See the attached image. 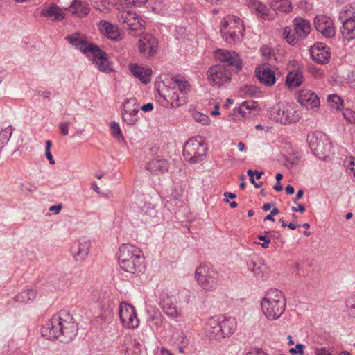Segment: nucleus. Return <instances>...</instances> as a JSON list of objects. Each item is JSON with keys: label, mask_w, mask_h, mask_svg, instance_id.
Masks as SVG:
<instances>
[{"label": "nucleus", "mask_w": 355, "mask_h": 355, "mask_svg": "<svg viewBox=\"0 0 355 355\" xmlns=\"http://www.w3.org/2000/svg\"><path fill=\"white\" fill-rule=\"evenodd\" d=\"M245 89L246 93L249 94L250 95H254L257 88L254 86H248L245 87Z\"/></svg>", "instance_id": "680f3d73"}, {"label": "nucleus", "mask_w": 355, "mask_h": 355, "mask_svg": "<svg viewBox=\"0 0 355 355\" xmlns=\"http://www.w3.org/2000/svg\"><path fill=\"white\" fill-rule=\"evenodd\" d=\"M122 118L123 121L129 125H135L138 121V116L132 115L131 113H128L123 110H122Z\"/></svg>", "instance_id": "79ce46f5"}, {"label": "nucleus", "mask_w": 355, "mask_h": 355, "mask_svg": "<svg viewBox=\"0 0 355 355\" xmlns=\"http://www.w3.org/2000/svg\"><path fill=\"white\" fill-rule=\"evenodd\" d=\"M13 128L11 125L8 126L0 132V145L1 147L10 140Z\"/></svg>", "instance_id": "58836bf2"}, {"label": "nucleus", "mask_w": 355, "mask_h": 355, "mask_svg": "<svg viewBox=\"0 0 355 355\" xmlns=\"http://www.w3.org/2000/svg\"><path fill=\"white\" fill-rule=\"evenodd\" d=\"M286 306L283 293L277 289H270L261 302V311L269 320H278L284 313Z\"/></svg>", "instance_id": "20e7f679"}, {"label": "nucleus", "mask_w": 355, "mask_h": 355, "mask_svg": "<svg viewBox=\"0 0 355 355\" xmlns=\"http://www.w3.org/2000/svg\"><path fill=\"white\" fill-rule=\"evenodd\" d=\"M246 355H268L264 351L261 349H254L248 352Z\"/></svg>", "instance_id": "6e6d98bb"}, {"label": "nucleus", "mask_w": 355, "mask_h": 355, "mask_svg": "<svg viewBox=\"0 0 355 355\" xmlns=\"http://www.w3.org/2000/svg\"><path fill=\"white\" fill-rule=\"evenodd\" d=\"M219 324L223 332V338L232 335L236 328V321L234 318H225L220 316L218 318Z\"/></svg>", "instance_id": "cd10ccee"}, {"label": "nucleus", "mask_w": 355, "mask_h": 355, "mask_svg": "<svg viewBox=\"0 0 355 355\" xmlns=\"http://www.w3.org/2000/svg\"><path fill=\"white\" fill-rule=\"evenodd\" d=\"M343 117L347 123L351 124H355V112L351 109H346L343 112Z\"/></svg>", "instance_id": "c03bdc74"}, {"label": "nucleus", "mask_w": 355, "mask_h": 355, "mask_svg": "<svg viewBox=\"0 0 355 355\" xmlns=\"http://www.w3.org/2000/svg\"><path fill=\"white\" fill-rule=\"evenodd\" d=\"M315 355H331L324 348L316 349Z\"/></svg>", "instance_id": "0e129e2a"}, {"label": "nucleus", "mask_w": 355, "mask_h": 355, "mask_svg": "<svg viewBox=\"0 0 355 355\" xmlns=\"http://www.w3.org/2000/svg\"><path fill=\"white\" fill-rule=\"evenodd\" d=\"M168 167L167 160L156 157L147 163L146 168L151 173L158 175L168 171Z\"/></svg>", "instance_id": "bb28decb"}, {"label": "nucleus", "mask_w": 355, "mask_h": 355, "mask_svg": "<svg viewBox=\"0 0 355 355\" xmlns=\"http://www.w3.org/2000/svg\"><path fill=\"white\" fill-rule=\"evenodd\" d=\"M248 6L250 9L263 19L268 18V8L261 2L257 0H248Z\"/></svg>", "instance_id": "2f4dec72"}, {"label": "nucleus", "mask_w": 355, "mask_h": 355, "mask_svg": "<svg viewBox=\"0 0 355 355\" xmlns=\"http://www.w3.org/2000/svg\"><path fill=\"white\" fill-rule=\"evenodd\" d=\"M291 210L293 211L303 213L305 211V207L302 204H297V207H292Z\"/></svg>", "instance_id": "052dcab7"}, {"label": "nucleus", "mask_w": 355, "mask_h": 355, "mask_svg": "<svg viewBox=\"0 0 355 355\" xmlns=\"http://www.w3.org/2000/svg\"><path fill=\"white\" fill-rule=\"evenodd\" d=\"M345 164L349 174H353L355 177V159L349 157L345 161Z\"/></svg>", "instance_id": "a18cd8bd"}, {"label": "nucleus", "mask_w": 355, "mask_h": 355, "mask_svg": "<svg viewBox=\"0 0 355 355\" xmlns=\"http://www.w3.org/2000/svg\"><path fill=\"white\" fill-rule=\"evenodd\" d=\"M173 85L171 88L177 91L178 93H183L186 96L187 92L189 90L190 86L187 81L183 78H175L173 80Z\"/></svg>", "instance_id": "4c0bfd02"}, {"label": "nucleus", "mask_w": 355, "mask_h": 355, "mask_svg": "<svg viewBox=\"0 0 355 355\" xmlns=\"http://www.w3.org/2000/svg\"><path fill=\"white\" fill-rule=\"evenodd\" d=\"M207 147L201 138L192 137L183 147V156L191 164H196L206 157Z\"/></svg>", "instance_id": "6e6552de"}, {"label": "nucleus", "mask_w": 355, "mask_h": 355, "mask_svg": "<svg viewBox=\"0 0 355 355\" xmlns=\"http://www.w3.org/2000/svg\"><path fill=\"white\" fill-rule=\"evenodd\" d=\"M117 18L123 28L132 36L137 37L144 33V21L135 12L126 10L119 11Z\"/></svg>", "instance_id": "1a4fd4ad"}, {"label": "nucleus", "mask_w": 355, "mask_h": 355, "mask_svg": "<svg viewBox=\"0 0 355 355\" xmlns=\"http://www.w3.org/2000/svg\"><path fill=\"white\" fill-rule=\"evenodd\" d=\"M328 102L331 107H332V108L335 110H339L343 104V101L341 98L336 94L329 96L328 98Z\"/></svg>", "instance_id": "a19ab883"}, {"label": "nucleus", "mask_w": 355, "mask_h": 355, "mask_svg": "<svg viewBox=\"0 0 355 355\" xmlns=\"http://www.w3.org/2000/svg\"><path fill=\"white\" fill-rule=\"evenodd\" d=\"M144 208L146 209L145 211L147 212V211L148 210V209H150V213L149 214L153 216H156V213L157 211L155 210V207L153 205H152L150 203L148 204V205H146Z\"/></svg>", "instance_id": "4d7b16f0"}, {"label": "nucleus", "mask_w": 355, "mask_h": 355, "mask_svg": "<svg viewBox=\"0 0 355 355\" xmlns=\"http://www.w3.org/2000/svg\"><path fill=\"white\" fill-rule=\"evenodd\" d=\"M129 69L131 73L143 83L146 84L150 80L152 70L149 68H145L139 66L137 64L130 63Z\"/></svg>", "instance_id": "a878e982"}, {"label": "nucleus", "mask_w": 355, "mask_h": 355, "mask_svg": "<svg viewBox=\"0 0 355 355\" xmlns=\"http://www.w3.org/2000/svg\"><path fill=\"white\" fill-rule=\"evenodd\" d=\"M304 348V345H302V344H297L295 347V348H291L290 349L289 352L291 354H302L303 352V349Z\"/></svg>", "instance_id": "603ef678"}, {"label": "nucleus", "mask_w": 355, "mask_h": 355, "mask_svg": "<svg viewBox=\"0 0 355 355\" xmlns=\"http://www.w3.org/2000/svg\"><path fill=\"white\" fill-rule=\"evenodd\" d=\"M141 109L143 112H150V111L153 110V105L151 103H148L147 104H144V105H142Z\"/></svg>", "instance_id": "bf43d9fd"}, {"label": "nucleus", "mask_w": 355, "mask_h": 355, "mask_svg": "<svg viewBox=\"0 0 355 355\" xmlns=\"http://www.w3.org/2000/svg\"><path fill=\"white\" fill-rule=\"evenodd\" d=\"M258 239L260 241H263V243H261V246L263 248H268L270 242V239L263 235H259Z\"/></svg>", "instance_id": "864d4df0"}, {"label": "nucleus", "mask_w": 355, "mask_h": 355, "mask_svg": "<svg viewBox=\"0 0 355 355\" xmlns=\"http://www.w3.org/2000/svg\"><path fill=\"white\" fill-rule=\"evenodd\" d=\"M286 84L289 87H297L302 83V74L298 71H293L288 73L286 80Z\"/></svg>", "instance_id": "473e14b6"}, {"label": "nucleus", "mask_w": 355, "mask_h": 355, "mask_svg": "<svg viewBox=\"0 0 355 355\" xmlns=\"http://www.w3.org/2000/svg\"><path fill=\"white\" fill-rule=\"evenodd\" d=\"M69 125L70 123L69 122L60 123L59 130L62 135H67L69 134Z\"/></svg>", "instance_id": "8fccbe9b"}, {"label": "nucleus", "mask_w": 355, "mask_h": 355, "mask_svg": "<svg viewBox=\"0 0 355 355\" xmlns=\"http://www.w3.org/2000/svg\"><path fill=\"white\" fill-rule=\"evenodd\" d=\"M159 305L163 311L170 317H178L180 312L175 303V297L167 293L162 292L159 295Z\"/></svg>", "instance_id": "a211bd4d"}, {"label": "nucleus", "mask_w": 355, "mask_h": 355, "mask_svg": "<svg viewBox=\"0 0 355 355\" xmlns=\"http://www.w3.org/2000/svg\"><path fill=\"white\" fill-rule=\"evenodd\" d=\"M269 4L274 10L282 12H289L291 10V3L288 0H269Z\"/></svg>", "instance_id": "72a5a7b5"}, {"label": "nucleus", "mask_w": 355, "mask_h": 355, "mask_svg": "<svg viewBox=\"0 0 355 355\" xmlns=\"http://www.w3.org/2000/svg\"><path fill=\"white\" fill-rule=\"evenodd\" d=\"M110 128L112 130V135L116 138L119 141H123L124 137H123L121 128L118 123L112 121L110 123Z\"/></svg>", "instance_id": "ea45409f"}, {"label": "nucleus", "mask_w": 355, "mask_h": 355, "mask_svg": "<svg viewBox=\"0 0 355 355\" xmlns=\"http://www.w3.org/2000/svg\"><path fill=\"white\" fill-rule=\"evenodd\" d=\"M157 40L151 34H144L139 40V52L144 56H153L157 53Z\"/></svg>", "instance_id": "2eb2a0df"}, {"label": "nucleus", "mask_w": 355, "mask_h": 355, "mask_svg": "<svg viewBox=\"0 0 355 355\" xmlns=\"http://www.w3.org/2000/svg\"><path fill=\"white\" fill-rule=\"evenodd\" d=\"M62 208V205L61 204L55 205L51 206L49 208V211H54L56 214H59Z\"/></svg>", "instance_id": "13d9d810"}, {"label": "nucleus", "mask_w": 355, "mask_h": 355, "mask_svg": "<svg viewBox=\"0 0 355 355\" xmlns=\"http://www.w3.org/2000/svg\"><path fill=\"white\" fill-rule=\"evenodd\" d=\"M65 39L76 49H79L81 52L85 54L87 57L96 47V45L88 44L87 40L80 37L78 33H74L67 35Z\"/></svg>", "instance_id": "6ab92c4d"}, {"label": "nucleus", "mask_w": 355, "mask_h": 355, "mask_svg": "<svg viewBox=\"0 0 355 355\" xmlns=\"http://www.w3.org/2000/svg\"><path fill=\"white\" fill-rule=\"evenodd\" d=\"M41 331L48 339L57 338L62 343H69L77 335L78 325L69 315L65 314L64 318L60 314L54 315L42 327Z\"/></svg>", "instance_id": "f03ea898"}, {"label": "nucleus", "mask_w": 355, "mask_h": 355, "mask_svg": "<svg viewBox=\"0 0 355 355\" xmlns=\"http://www.w3.org/2000/svg\"><path fill=\"white\" fill-rule=\"evenodd\" d=\"M182 196V191L176 189H173L170 197V201L174 200L175 202L179 200Z\"/></svg>", "instance_id": "09e8293b"}, {"label": "nucleus", "mask_w": 355, "mask_h": 355, "mask_svg": "<svg viewBox=\"0 0 355 355\" xmlns=\"http://www.w3.org/2000/svg\"><path fill=\"white\" fill-rule=\"evenodd\" d=\"M93 56V63L101 71L110 73L113 71L112 63L108 60L106 53L102 51L98 46L91 53Z\"/></svg>", "instance_id": "4468645a"}, {"label": "nucleus", "mask_w": 355, "mask_h": 355, "mask_svg": "<svg viewBox=\"0 0 355 355\" xmlns=\"http://www.w3.org/2000/svg\"><path fill=\"white\" fill-rule=\"evenodd\" d=\"M347 306L349 309L350 315L355 318V297H351L347 300Z\"/></svg>", "instance_id": "de8ad7c7"}, {"label": "nucleus", "mask_w": 355, "mask_h": 355, "mask_svg": "<svg viewBox=\"0 0 355 355\" xmlns=\"http://www.w3.org/2000/svg\"><path fill=\"white\" fill-rule=\"evenodd\" d=\"M205 330L210 338L220 340L223 338V332L218 318H211L205 324Z\"/></svg>", "instance_id": "b1692460"}, {"label": "nucleus", "mask_w": 355, "mask_h": 355, "mask_svg": "<svg viewBox=\"0 0 355 355\" xmlns=\"http://www.w3.org/2000/svg\"><path fill=\"white\" fill-rule=\"evenodd\" d=\"M309 146L313 153L320 159L329 156L331 144L327 137L322 133H315L308 137Z\"/></svg>", "instance_id": "9b49d317"}, {"label": "nucleus", "mask_w": 355, "mask_h": 355, "mask_svg": "<svg viewBox=\"0 0 355 355\" xmlns=\"http://www.w3.org/2000/svg\"><path fill=\"white\" fill-rule=\"evenodd\" d=\"M255 73L260 83L266 86H271L275 83L274 71L268 65L257 67Z\"/></svg>", "instance_id": "5701e85b"}, {"label": "nucleus", "mask_w": 355, "mask_h": 355, "mask_svg": "<svg viewBox=\"0 0 355 355\" xmlns=\"http://www.w3.org/2000/svg\"><path fill=\"white\" fill-rule=\"evenodd\" d=\"M195 279L203 290L213 291L218 288L220 275L212 265L203 263L196 269Z\"/></svg>", "instance_id": "423d86ee"}, {"label": "nucleus", "mask_w": 355, "mask_h": 355, "mask_svg": "<svg viewBox=\"0 0 355 355\" xmlns=\"http://www.w3.org/2000/svg\"><path fill=\"white\" fill-rule=\"evenodd\" d=\"M216 58L220 64L211 67L207 71V80L213 87L227 86L232 80V71L239 72L243 68L242 61L235 51L218 49Z\"/></svg>", "instance_id": "f257e3e1"}, {"label": "nucleus", "mask_w": 355, "mask_h": 355, "mask_svg": "<svg viewBox=\"0 0 355 355\" xmlns=\"http://www.w3.org/2000/svg\"><path fill=\"white\" fill-rule=\"evenodd\" d=\"M251 106L248 102H243L239 107L238 112L242 117H245L248 113L250 112Z\"/></svg>", "instance_id": "49530a36"}, {"label": "nucleus", "mask_w": 355, "mask_h": 355, "mask_svg": "<svg viewBox=\"0 0 355 355\" xmlns=\"http://www.w3.org/2000/svg\"><path fill=\"white\" fill-rule=\"evenodd\" d=\"M119 315L122 325L125 328L135 329L138 327L139 321L134 306L122 302L119 304Z\"/></svg>", "instance_id": "f8f14e48"}, {"label": "nucleus", "mask_w": 355, "mask_h": 355, "mask_svg": "<svg viewBox=\"0 0 355 355\" xmlns=\"http://www.w3.org/2000/svg\"><path fill=\"white\" fill-rule=\"evenodd\" d=\"M270 116L277 122L287 124L297 121L300 118V112L293 103H278L270 109Z\"/></svg>", "instance_id": "0eeeda50"}, {"label": "nucleus", "mask_w": 355, "mask_h": 355, "mask_svg": "<svg viewBox=\"0 0 355 355\" xmlns=\"http://www.w3.org/2000/svg\"><path fill=\"white\" fill-rule=\"evenodd\" d=\"M127 4H130L134 6H140L144 4L147 0H125Z\"/></svg>", "instance_id": "5fc2aeb1"}, {"label": "nucleus", "mask_w": 355, "mask_h": 355, "mask_svg": "<svg viewBox=\"0 0 355 355\" xmlns=\"http://www.w3.org/2000/svg\"><path fill=\"white\" fill-rule=\"evenodd\" d=\"M293 27L295 31L293 34L291 33V30L288 27H286L283 31V35L292 45L297 44L300 39L305 38L311 30L309 21L300 17L293 19Z\"/></svg>", "instance_id": "9d476101"}, {"label": "nucleus", "mask_w": 355, "mask_h": 355, "mask_svg": "<svg viewBox=\"0 0 355 355\" xmlns=\"http://www.w3.org/2000/svg\"><path fill=\"white\" fill-rule=\"evenodd\" d=\"M165 101L164 106L176 107L184 105L186 102V96L183 93H178L173 88L168 89L162 95Z\"/></svg>", "instance_id": "412c9836"}, {"label": "nucleus", "mask_w": 355, "mask_h": 355, "mask_svg": "<svg viewBox=\"0 0 355 355\" xmlns=\"http://www.w3.org/2000/svg\"><path fill=\"white\" fill-rule=\"evenodd\" d=\"M247 266L257 279H265L268 277L269 269L261 259H250Z\"/></svg>", "instance_id": "4be33fe9"}, {"label": "nucleus", "mask_w": 355, "mask_h": 355, "mask_svg": "<svg viewBox=\"0 0 355 355\" xmlns=\"http://www.w3.org/2000/svg\"><path fill=\"white\" fill-rule=\"evenodd\" d=\"M285 191L287 194L288 195H291L293 193H294L295 192V189L293 186L288 184L286 187L285 188Z\"/></svg>", "instance_id": "69168bd1"}, {"label": "nucleus", "mask_w": 355, "mask_h": 355, "mask_svg": "<svg viewBox=\"0 0 355 355\" xmlns=\"http://www.w3.org/2000/svg\"><path fill=\"white\" fill-rule=\"evenodd\" d=\"M310 72L315 78H320L324 75L323 71L321 69L317 67H311Z\"/></svg>", "instance_id": "3c124183"}, {"label": "nucleus", "mask_w": 355, "mask_h": 355, "mask_svg": "<svg viewBox=\"0 0 355 355\" xmlns=\"http://www.w3.org/2000/svg\"><path fill=\"white\" fill-rule=\"evenodd\" d=\"M144 256L137 246L126 243L121 245L118 251V261L122 270L132 274L141 272L145 268Z\"/></svg>", "instance_id": "7ed1b4c3"}, {"label": "nucleus", "mask_w": 355, "mask_h": 355, "mask_svg": "<svg viewBox=\"0 0 355 355\" xmlns=\"http://www.w3.org/2000/svg\"><path fill=\"white\" fill-rule=\"evenodd\" d=\"M297 101L306 107L315 108L320 106L318 95L308 89H303L298 92Z\"/></svg>", "instance_id": "aec40b11"}, {"label": "nucleus", "mask_w": 355, "mask_h": 355, "mask_svg": "<svg viewBox=\"0 0 355 355\" xmlns=\"http://www.w3.org/2000/svg\"><path fill=\"white\" fill-rule=\"evenodd\" d=\"M45 155L47 158V159L49 160V162L51 164H55V160L53 157V155L51 153L50 150L49 151H45Z\"/></svg>", "instance_id": "e2e57ef3"}, {"label": "nucleus", "mask_w": 355, "mask_h": 355, "mask_svg": "<svg viewBox=\"0 0 355 355\" xmlns=\"http://www.w3.org/2000/svg\"><path fill=\"white\" fill-rule=\"evenodd\" d=\"M245 31L243 21L234 15H227L221 21L220 33L223 40L230 44L241 41Z\"/></svg>", "instance_id": "39448f33"}, {"label": "nucleus", "mask_w": 355, "mask_h": 355, "mask_svg": "<svg viewBox=\"0 0 355 355\" xmlns=\"http://www.w3.org/2000/svg\"><path fill=\"white\" fill-rule=\"evenodd\" d=\"M193 117L196 121L201 123L202 125H209L211 121L208 116L200 112L193 113Z\"/></svg>", "instance_id": "37998d69"}, {"label": "nucleus", "mask_w": 355, "mask_h": 355, "mask_svg": "<svg viewBox=\"0 0 355 355\" xmlns=\"http://www.w3.org/2000/svg\"><path fill=\"white\" fill-rule=\"evenodd\" d=\"M90 245L89 239L81 237L71 245L70 252L76 261H83L89 254Z\"/></svg>", "instance_id": "ddd939ff"}, {"label": "nucleus", "mask_w": 355, "mask_h": 355, "mask_svg": "<svg viewBox=\"0 0 355 355\" xmlns=\"http://www.w3.org/2000/svg\"><path fill=\"white\" fill-rule=\"evenodd\" d=\"M314 24L316 30L327 38L334 36L335 30L332 20L327 16L320 15L315 17Z\"/></svg>", "instance_id": "f3484780"}, {"label": "nucleus", "mask_w": 355, "mask_h": 355, "mask_svg": "<svg viewBox=\"0 0 355 355\" xmlns=\"http://www.w3.org/2000/svg\"><path fill=\"white\" fill-rule=\"evenodd\" d=\"M41 15L51 21H61L64 18V12L57 6L52 4L42 9Z\"/></svg>", "instance_id": "c756f323"}, {"label": "nucleus", "mask_w": 355, "mask_h": 355, "mask_svg": "<svg viewBox=\"0 0 355 355\" xmlns=\"http://www.w3.org/2000/svg\"><path fill=\"white\" fill-rule=\"evenodd\" d=\"M340 32L344 40L351 41L355 38V15L343 21Z\"/></svg>", "instance_id": "c85d7f7f"}, {"label": "nucleus", "mask_w": 355, "mask_h": 355, "mask_svg": "<svg viewBox=\"0 0 355 355\" xmlns=\"http://www.w3.org/2000/svg\"><path fill=\"white\" fill-rule=\"evenodd\" d=\"M36 297V291L33 289H27L21 291L15 297L16 302L21 303H28L30 301H33Z\"/></svg>", "instance_id": "f704fd0d"}, {"label": "nucleus", "mask_w": 355, "mask_h": 355, "mask_svg": "<svg viewBox=\"0 0 355 355\" xmlns=\"http://www.w3.org/2000/svg\"><path fill=\"white\" fill-rule=\"evenodd\" d=\"M70 11L79 17H83L87 15L90 11V8L85 1L73 0L69 7Z\"/></svg>", "instance_id": "7c9ffc66"}, {"label": "nucleus", "mask_w": 355, "mask_h": 355, "mask_svg": "<svg viewBox=\"0 0 355 355\" xmlns=\"http://www.w3.org/2000/svg\"><path fill=\"white\" fill-rule=\"evenodd\" d=\"M349 83L350 87L355 89V76H352V77L349 78Z\"/></svg>", "instance_id": "774afa93"}, {"label": "nucleus", "mask_w": 355, "mask_h": 355, "mask_svg": "<svg viewBox=\"0 0 355 355\" xmlns=\"http://www.w3.org/2000/svg\"><path fill=\"white\" fill-rule=\"evenodd\" d=\"M98 28L101 33L107 38L114 41L120 40V33L116 26L101 20L98 24Z\"/></svg>", "instance_id": "393cba45"}, {"label": "nucleus", "mask_w": 355, "mask_h": 355, "mask_svg": "<svg viewBox=\"0 0 355 355\" xmlns=\"http://www.w3.org/2000/svg\"><path fill=\"white\" fill-rule=\"evenodd\" d=\"M147 322L152 327L158 328L162 324L163 317L159 311H149Z\"/></svg>", "instance_id": "c9c22d12"}, {"label": "nucleus", "mask_w": 355, "mask_h": 355, "mask_svg": "<svg viewBox=\"0 0 355 355\" xmlns=\"http://www.w3.org/2000/svg\"><path fill=\"white\" fill-rule=\"evenodd\" d=\"M123 110L128 113H131L132 115L137 116V114L139 110V106L137 103V100L135 98H130L126 99L123 105Z\"/></svg>", "instance_id": "e433bc0d"}, {"label": "nucleus", "mask_w": 355, "mask_h": 355, "mask_svg": "<svg viewBox=\"0 0 355 355\" xmlns=\"http://www.w3.org/2000/svg\"><path fill=\"white\" fill-rule=\"evenodd\" d=\"M311 56L318 64H327L331 58L330 49L323 43H315L311 48Z\"/></svg>", "instance_id": "dca6fc26"}, {"label": "nucleus", "mask_w": 355, "mask_h": 355, "mask_svg": "<svg viewBox=\"0 0 355 355\" xmlns=\"http://www.w3.org/2000/svg\"><path fill=\"white\" fill-rule=\"evenodd\" d=\"M40 96H42L44 98H49L51 96V92L49 91H42L38 92Z\"/></svg>", "instance_id": "338daca9"}]
</instances>
